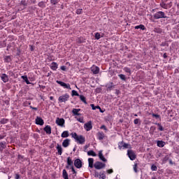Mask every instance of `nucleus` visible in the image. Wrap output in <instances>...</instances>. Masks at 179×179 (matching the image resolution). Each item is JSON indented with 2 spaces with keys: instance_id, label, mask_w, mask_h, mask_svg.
I'll use <instances>...</instances> for the list:
<instances>
[{
  "instance_id": "obj_8",
  "label": "nucleus",
  "mask_w": 179,
  "mask_h": 179,
  "mask_svg": "<svg viewBox=\"0 0 179 179\" xmlns=\"http://www.w3.org/2000/svg\"><path fill=\"white\" fill-rule=\"evenodd\" d=\"M56 124L59 127H65V120L64 118H56Z\"/></svg>"
},
{
  "instance_id": "obj_40",
  "label": "nucleus",
  "mask_w": 179,
  "mask_h": 179,
  "mask_svg": "<svg viewBox=\"0 0 179 179\" xmlns=\"http://www.w3.org/2000/svg\"><path fill=\"white\" fill-rule=\"evenodd\" d=\"M118 76L122 80H127V78L125 77V75L119 74Z\"/></svg>"
},
{
  "instance_id": "obj_47",
  "label": "nucleus",
  "mask_w": 179,
  "mask_h": 179,
  "mask_svg": "<svg viewBox=\"0 0 179 179\" xmlns=\"http://www.w3.org/2000/svg\"><path fill=\"white\" fill-rule=\"evenodd\" d=\"M134 169V171H135L136 173H138V164H135L133 166Z\"/></svg>"
},
{
  "instance_id": "obj_39",
  "label": "nucleus",
  "mask_w": 179,
  "mask_h": 179,
  "mask_svg": "<svg viewBox=\"0 0 179 179\" xmlns=\"http://www.w3.org/2000/svg\"><path fill=\"white\" fill-rule=\"evenodd\" d=\"M123 71H124V72H126L127 73H129V75H131V69H129V67H124L123 69Z\"/></svg>"
},
{
  "instance_id": "obj_5",
  "label": "nucleus",
  "mask_w": 179,
  "mask_h": 179,
  "mask_svg": "<svg viewBox=\"0 0 179 179\" xmlns=\"http://www.w3.org/2000/svg\"><path fill=\"white\" fill-rule=\"evenodd\" d=\"M154 17L155 19H163V18H166V16H165L164 12L158 11L154 14Z\"/></svg>"
},
{
  "instance_id": "obj_25",
  "label": "nucleus",
  "mask_w": 179,
  "mask_h": 179,
  "mask_svg": "<svg viewBox=\"0 0 179 179\" xmlns=\"http://www.w3.org/2000/svg\"><path fill=\"white\" fill-rule=\"evenodd\" d=\"M88 163H89V167H90V169H93V167H94V165H93V163H94V159L89 158Z\"/></svg>"
},
{
  "instance_id": "obj_1",
  "label": "nucleus",
  "mask_w": 179,
  "mask_h": 179,
  "mask_svg": "<svg viewBox=\"0 0 179 179\" xmlns=\"http://www.w3.org/2000/svg\"><path fill=\"white\" fill-rule=\"evenodd\" d=\"M71 137L73 138L77 143L80 145H85V142H86V138L83 135H78L76 133H71Z\"/></svg>"
},
{
  "instance_id": "obj_59",
  "label": "nucleus",
  "mask_w": 179,
  "mask_h": 179,
  "mask_svg": "<svg viewBox=\"0 0 179 179\" xmlns=\"http://www.w3.org/2000/svg\"><path fill=\"white\" fill-rule=\"evenodd\" d=\"M155 30L157 33H162V29H156Z\"/></svg>"
},
{
  "instance_id": "obj_51",
  "label": "nucleus",
  "mask_w": 179,
  "mask_h": 179,
  "mask_svg": "<svg viewBox=\"0 0 179 179\" xmlns=\"http://www.w3.org/2000/svg\"><path fill=\"white\" fill-rule=\"evenodd\" d=\"M38 6H40V8H43L44 6V2L41 1L38 3Z\"/></svg>"
},
{
  "instance_id": "obj_11",
  "label": "nucleus",
  "mask_w": 179,
  "mask_h": 179,
  "mask_svg": "<svg viewBox=\"0 0 179 179\" xmlns=\"http://www.w3.org/2000/svg\"><path fill=\"white\" fill-rule=\"evenodd\" d=\"M0 78L3 83H7V82H9V76L6 75V73H2L0 76Z\"/></svg>"
},
{
  "instance_id": "obj_43",
  "label": "nucleus",
  "mask_w": 179,
  "mask_h": 179,
  "mask_svg": "<svg viewBox=\"0 0 179 179\" xmlns=\"http://www.w3.org/2000/svg\"><path fill=\"white\" fill-rule=\"evenodd\" d=\"M71 94H72V96H80L79 93H78V91H76V90H72Z\"/></svg>"
},
{
  "instance_id": "obj_38",
  "label": "nucleus",
  "mask_w": 179,
  "mask_h": 179,
  "mask_svg": "<svg viewBox=\"0 0 179 179\" xmlns=\"http://www.w3.org/2000/svg\"><path fill=\"white\" fill-rule=\"evenodd\" d=\"M156 125L159 127L158 129L159 131H164V128H163V126H162V124L160 123H156Z\"/></svg>"
},
{
  "instance_id": "obj_2",
  "label": "nucleus",
  "mask_w": 179,
  "mask_h": 179,
  "mask_svg": "<svg viewBox=\"0 0 179 179\" xmlns=\"http://www.w3.org/2000/svg\"><path fill=\"white\" fill-rule=\"evenodd\" d=\"M69 94H64L62 96H59L58 101L59 103H65L69 100Z\"/></svg>"
},
{
  "instance_id": "obj_62",
  "label": "nucleus",
  "mask_w": 179,
  "mask_h": 179,
  "mask_svg": "<svg viewBox=\"0 0 179 179\" xmlns=\"http://www.w3.org/2000/svg\"><path fill=\"white\" fill-rule=\"evenodd\" d=\"M30 108H31L32 110H38L37 108H34V107H33V106H30Z\"/></svg>"
},
{
  "instance_id": "obj_33",
  "label": "nucleus",
  "mask_w": 179,
  "mask_h": 179,
  "mask_svg": "<svg viewBox=\"0 0 179 179\" xmlns=\"http://www.w3.org/2000/svg\"><path fill=\"white\" fill-rule=\"evenodd\" d=\"M78 96H80V99L81 100V101H83V103H84L85 104H87V102L86 101V97H85V96L80 95Z\"/></svg>"
},
{
  "instance_id": "obj_12",
  "label": "nucleus",
  "mask_w": 179,
  "mask_h": 179,
  "mask_svg": "<svg viewBox=\"0 0 179 179\" xmlns=\"http://www.w3.org/2000/svg\"><path fill=\"white\" fill-rule=\"evenodd\" d=\"M93 125L92 124V121H89L88 122L84 124V129H85V131H91Z\"/></svg>"
},
{
  "instance_id": "obj_21",
  "label": "nucleus",
  "mask_w": 179,
  "mask_h": 179,
  "mask_svg": "<svg viewBox=\"0 0 179 179\" xmlns=\"http://www.w3.org/2000/svg\"><path fill=\"white\" fill-rule=\"evenodd\" d=\"M80 111V108H73L71 113L73 115H81L79 112Z\"/></svg>"
},
{
  "instance_id": "obj_58",
  "label": "nucleus",
  "mask_w": 179,
  "mask_h": 179,
  "mask_svg": "<svg viewBox=\"0 0 179 179\" xmlns=\"http://www.w3.org/2000/svg\"><path fill=\"white\" fill-rule=\"evenodd\" d=\"M151 179H162V178L159 176H153V177H152Z\"/></svg>"
},
{
  "instance_id": "obj_56",
  "label": "nucleus",
  "mask_w": 179,
  "mask_h": 179,
  "mask_svg": "<svg viewBox=\"0 0 179 179\" xmlns=\"http://www.w3.org/2000/svg\"><path fill=\"white\" fill-rule=\"evenodd\" d=\"M29 48L31 51H34V46H33L32 45H29Z\"/></svg>"
},
{
  "instance_id": "obj_29",
  "label": "nucleus",
  "mask_w": 179,
  "mask_h": 179,
  "mask_svg": "<svg viewBox=\"0 0 179 179\" xmlns=\"http://www.w3.org/2000/svg\"><path fill=\"white\" fill-rule=\"evenodd\" d=\"M62 138H68L69 136V131H64L61 134Z\"/></svg>"
},
{
  "instance_id": "obj_41",
  "label": "nucleus",
  "mask_w": 179,
  "mask_h": 179,
  "mask_svg": "<svg viewBox=\"0 0 179 179\" xmlns=\"http://www.w3.org/2000/svg\"><path fill=\"white\" fill-rule=\"evenodd\" d=\"M83 13V10L82 8L77 9L76 12L77 15H82Z\"/></svg>"
},
{
  "instance_id": "obj_20",
  "label": "nucleus",
  "mask_w": 179,
  "mask_h": 179,
  "mask_svg": "<svg viewBox=\"0 0 179 179\" xmlns=\"http://www.w3.org/2000/svg\"><path fill=\"white\" fill-rule=\"evenodd\" d=\"M50 69H52V71H57V69H58V64L55 62H52L50 64Z\"/></svg>"
},
{
  "instance_id": "obj_60",
  "label": "nucleus",
  "mask_w": 179,
  "mask_h": 179,
  "mask_svg": "<svg viewBox=\"0 0 179 179\" xmlns=\"http://www.w3.org/2000/svg\"><path fill=\"white\" fill-rule=\"evenodd\" d=\"M40 89H45V86L39 85Z\"/></svg>"
},
{
  "instance_id": "obj_61",
  "label": "nucleus",
  "mask_w": 179,
  "mask_h": 179,
  "mask_svg": "<svg viewBox=\"0 0 179 179\" xmlns=\"http://www.w3.org/2000/svg\"><path fill=\"white\" fill-rule=\"evenodd\" d=\"M163 57H164V59L167 58V53H164L163 55Z\"/></svg>"
},
{
  "instance_id": "obj_6",
  "label": "nucleus",
  "mask_w": 179,
  "mask_h": 179,
  "mask_svg": "<svg viewBox=\"0 0 179 179\" xmlns=\"http://www.w3.org/2000/svg\"><path fill=\"white\" fill-rule=\"evenodd\" d=\"M127 155L129 156L130 160H135V159H136V155L132 150H127Z\"/></svg>"
},
{
  "instance_id": "obj_57",
  "label": "nucleus",
  "mask_w": 179,
  "mask_h": 179,
  "mask_svg": "<svg viewBox=\"0 0 179 179\" xmlns=\"http://www.w3.org/2000/svg\"><path fill=\"white\" fill-rule=\"evenodd\" d=\"M91 107H92V110L96 109V106H95L94 104H91Z\"/></svg>"
},
{
  "instance_id": "obj_10",
  "label": "nucleus",
  "mask_w": 179,
  "mask_h": 179,
  "mask_svg": "<svg viewBox=\"0 0 179 179\" xmlns=\"http://www.w3.org/2000/svg\"><path fill=\"white\" fill-rule=\"evenodd\" d=\"M56 83H58V85H60L62 87H64V89H69L71 90V85L66 84L62 81L57 80Z\"/></svg>"
},
{
  "instance_id": "obj_16",
  "label": "nucleus",
  "mask_w": 179,
  "mask_h": 179,
  "mask_svg": "<svg viewBox=\"0 0 179 179\" xmlns=\"http://www.w3.org/2000/svg\"><path fill=\"white\" fill-rule=\"evenodd\" d=\"M35 121L36 125H44V120L41 117H37Z\"/></svg>"
},
{
  "instance_id": "obj_45",
  "label": "nucleus",
  "mask_w": 179,
  "mask_h": 179,
  "mask_svg": "<svg viewBox=\"0 0 179 179\" xmlns=\"http://www.w3.org/2000/svg\"><path fill=\"white\" fill-rule=\"evenodd\" d=\"M58 2H59V0H50V3H52V5H57Z\"/></svg>"
},
{
  "instance_id": "obj_22",
  "label": "nucleus",
  "mask_w": 179,
  "mask_h": 179,
  "mask_svg": "<svg viewBox=\"0 0 179 179\" xmlns=\"http://www.w3.org/2000/svg\"><path fill=\"white\" fill-rule=\"evenodd\" d=\"M45 132L48 134V135H51V126L47 125L43 129Z\"/></svg>"
},
{
  "instance_id": "obj_53",
  "label": "nucleus",
  "mask_w": 179,
  "mask_h": 179,
  "mask_svg": "<svg viewBox=\"0 0 179 179\" xmlns=\"http://www.w3.org/2000/svg\"><path fill=\"white\" fill-rule=\"evenodd\" d=\"M60 69H61L62 71H66V66H62L60 67Z\"/></svg>"
},
{
  "instance_id": "obj_30",
  "label": "nucleus",
  "mask_w": 179,
  "mask_h": 179,
  "mask_svg": "<svg viewBox=\"0 0 179 179\" xmlns=\"http://www.w3.org/2000/svg\"><path fill=\"white\" fill-rule=\"evenodd\" d=\"M62 177L64 179H69L68 178V172H66V170L65 169L62 171Z\"/></svg>"
},
{
  "instance_id": "obj_37",
  "label": "nucleus",
  "mask_w": 179,
  "mask_h": 179,
  "mask_svg": "<svg viewBox=\"0 0 179 179\" xmlns=\"http://www.w3.org/2000/svg\"><path fill=\"white\" fill-rule=\"evenodd\" d=\"M8 122H9V120L6 119V118H2L1 120H0V123L1 124H8Z\"/></svg>"
},
{
  "instance_id": "obj_46",
  "label": "nucleus",
  "mask_w": 179,
  "mask_h": 179,
  "mask_svg": "<svg viewBox=\"0 0 179 179\" xmlns=\"http://www.w3.org/2000/svg\"><path fill=\"white\" fill-rule=\"evenodd\" d=\"M134 122L135 125H138V124H141V120H139V119H135V120H134Z\"/></svg>"
},
{
  "instance_id": "obj_42",
  "label": "nucleus",
  "mask_w": 179,
  "mask_h": 179,
  "mask_svg": "<svg viewBox=\"0 0 179 179\" xmlns=\"http://www.w3.org/2000/svg\"><path fill=\"white\" fill-rule=\"evenodd\" d=\"M151 170L152 171H157V166L155 164H152L151 166Z\"/></svg>"
},
{
  "instance_id": "obj_54",
  "label": "nucleus",
  "mask_w": 179,
  "mask_h": 179,
  "mask_svg": "<svg viewBox=\"0 0 179 179\" xmlns=\"http://www.w3.org/2000/svg\"><path fill=\"white\" fill-rule=\"evenodd\" d=\"M77 43H78V44H82V43H83V41L80 38H78L77 39Z\"/></svg>"
},
{
  "instance_id": "obj_50",
  "label": "nucleus",
  "mask_w": 179,
  "mask_h": 179,
  "mask_svg": "<svg viewBox=\"0 0 179 179\" xmlns=\"http://www.w3.org/2000/svg\"><path fill=\"white\" fill-rule=\"evenodd\" d=\"M106 172L108 173V174H113V173H114V171H113V169H108Z\"/></svg>"
},
{
  "instance_id": "obj_44",
  "label": "nucleus",
  "mask_w": 179,
  "mask_h": 179,
  "mask_svg": "<svg viewBox=\"0 0 179 179\" xmlns=\"http://www.w3.org/2000/svg\"><path fill=\"white\" fill-rule=\"evenodd\" d=\"M20 5H22L23 6H27V1H26V0H22Z\"/></svg>"
},
{
  "instance_id": "obj_17",
  "label": "nucleus",
  "mask_w": 179,
  "mask_h": 179,
  "mask_svg": "<svg viewBox=\"0 0 179 179\" xmlns=\"http://www.w3.org/2000/svg\"><path fill=\"white\" fill-rule=\"evenodd\" d=\"M71 143V140L69 138H66L62 143L63 148H68Z\"/></svg>"
},
{
  "instance_id": "obj_7",
  "label": "nucleus",
  "mask_w": 179,
  "mask_h": 179,
  "mask_svg": "<svg viewBox=\"0 0 179 179\" xmlns=\"http://www.w3.org/2000/svg\"><path fill=\"white\" fill-rule=\"evenodd\" d=\"M128 148H129V144L124 143L123 141L118 143V148L120 149V150L128 149Z\"/></svg>"
},
{
  "instance_id": "obj_13",
  "label": "nucleus",
  "mask_w": 179,
  "mask_h": 179,
  "mask_svg": "<svg viewBox=\"0 0 179 179\" xmlns=\"http://www.w3.org/2000/svg\"><path fill=\"white\" fill-rule=\"evenodd\" d=\"M91 71L92 73H94V75H97V73L100 72V68H99V66H96V65H93L91 67Z\"/></svg>"
},
{
  "instance_id": "obj_48",
  "label": "nucleus",
  "mask_w": 179,
  "mask_h": 179,
  "mask_svg": "<svg viewBox=\"0 0 179 179\" xmlns=\"http://www.w3.org/2000/svg\"><path fill=\"white\" fill-rule=\"evenodd\" d=\"M152 117H154L155 118H156V120L160 119V115H157V114L152 113Z\"/></svg>"
},
{
  "instance_id": "obj_24",
  "label": "nucleus",
  "mask_w": 179,
  "mask_h": 179,
  "mask_svg": "<svg viewBox=\"0 0 179 179\" xmlns=\"http://www.w3.org/2000/svg\"><path fill=\"white\" fill-rule=\"evenodd\" d=\"M56 149L57 150V153L59 156H61V155H62V147L61 146V145L57 144Z\"/></svg>"
},
{
  "instance_id": "obj_34",
  "label": "nucleus",
  "mask_w": 179,
  "mask_h": 179,
  "mask_svg": "<svg viewBox=\"0 0 179 179\" xmlns=\"http://www.w3.org/2000/svg\"><path fill=\"white\" fill-rule=\"evenodd\" d=\"M6 47V41H0V48H5Z\"/></svg>"
},
{
  "instance_id": "obj_19",
  "label": "nucleus",
  "mask_w": 179,
  "mask_h": 179,
  "mask_svg": "<svg viewBox=\"0 0 179 179\" xmlns=\"http://www.w3.org/2000/svg\"><path fill=\"white\" fill-rule=\"evenodd\" d=\"M98 156H99L100 160H101L102 162H107V159H106V157H104V155H103V150L99 151Z\"/></svg>"
},
{
  "instance_id": "obj_36",
  "label": "nucleus",
  "mask_w": 179,
  "mask_h": 179,
  "mask_svg": "<svg viewBox=\"0 0 179 179\" xmlns=\"http://www.w3.org/2000/svg\"><path fill=\"white\" fill-rule=\"evenodd\" d=\"M95 40H100L101 38V34H100V33L96 32L95 33Z\"/></svg>"
},
{
  "instance_id": "obj_18",
  "label": "nucleus",
  "mask_w": 179,
  "mask_h": 179,
  "mask_svg": "<svg viewBox=\"0 0 179 179\" xmlns=\"http://www.w3.org/2000/svg\"><path fill=\"white\" fill-rule=\"evenodd\" d=\"M105 136L106 135L104 134V133H103V131H99L97 134V139H99V141H103Z\"/></svg>"
},
{
  "instance_id": "obj_63",
  "label": "nucleus",
  "mask_w": 179,
  "mask_h": 179,
  "mask_svg": "<svg viewBox=\"0 0 179 179\" xmlns=\"http://www.w3.org/2000/svg\"><path fill=\"white\" fill-rule=\"evenodd\" d=\"M87 148H89V145H85V147H84L85 150H86L87 149Z\"/></svg>"
},
{
  "instance_id": "obj_28",
  "label": "nucleus",
  "mask_w": 179,
  "mask_h": 179,
  "mask_svg": "<svg viewBox=\"0 0 179 179\" xmlns=\"http://www.w3.org/2000/svg\"><path fill=\"white\" fill-rule=\"evenodd\" d=\"M134 29H136V30H138L139 29L141 30H146V27H145V25H143V24H140V25L135 26Z\"/></svg>"
},
{
  "instance_id": "obj_31",
  "label": "nucleus",
  "mask_w": 179,
  "mask_h": 179,
  "mask_svg": "<svg viewBox=\"0 0 179 179\" xmlns=\"http://www.w3.org/2000/svg\"><path fill=\"white\" fill-rule=\"evenodd\" d=\"M87 155H88V156H92L93 157H96V156H97L96 152H94V151H93V150H89L87 152Z\"/></svg>"
},
{
  "instance_id": "obj_27",
  "label": "nucleus",
  "mask_w": 179,
  "mask_h": 179,
  "mask_svg": "<svg viewBox=\"0 0 179 179\" xmlns=\"http://www.w3.org/2000/svg\"><path fill=\"white\" fill-rule=\"evenodd\" d=\"M21 79H23L24 82H25V83H27V85H31V83H30V81H29V78H27V76H22Z\"/></svg>"
},
{
  "instance_id": "obj_64",
  "label": "nucleus",
  "mask_w": 179,
  "mask_h": 179,
  "mask_svg": "<svg viewBox=\"0 0 179 179\" xmlns=\"http://www.w3.org/2000/svg\"><path fill=\"white\" fill-rule=\"evenodd\" d=\"M50 100L51 101L54 100V96H50Z\"/></svg>"
},
{
  "instance_id": "obj_23",
  "label": "nucleus",
  "mask_w": 179,
  "mask_h": 179,
  "mask_svg": "<svg viewBox=\"0 0 179 179\" xmlns=\"http://www.w3.org/2000/svg\"><path fill=\"white\" fill-rule=\"evenodd\" d=\"M165 145H166V142H164L163 141H157V146H158V148H164Z\"/></svg>"
},
{
  "instance_id": "obj_9",
  "label": "nucleus",
  "mask_w": 179,
  "mask_h": 179,
  "mask_svg": "<svg viewBox=\"0 0 179 179\" xmlns=\"http://www.w3.org/2000/svg\"><path fill=\"white\" fill-rule=\"evenodd\" d=\"M161 8H163V9H170L171 6H173V2H169L168 3H166L164 2H162L160 3Z\"/></svg>"
},
{
  "instance_id": "obj_15",
  "label": "nucleus",
  "mask_w": 179,
  "mask_h": 179,
  "mask_svg": "<svg viewBox=\"0 0 179 179\" xmlns=\"http://www.w3.org/2000/svg\"><path fill=\"white\" fill-rule=\"evenodd\" d=\"M71 167H73V161H72V159L69 157L67 158V166H66V168L71 169Z\"/></svg>"
},
{
  "instance_id": "obj_52",
  "label": "nucleus",
  "mask_w": 179,
  "mask_h": 179,
  "mask_svg": "<svg viewBox=\"0 0 179 179\" xmlns=\"http://www.w3.org/2000/svg\"><path fill=\"white\" fill-rule=\"evenodd\" d=\"M101 129H104V131H108V129H107V127H106V126L105 125H102V126H101Z\"/></svg>"
},
{
  "instance_id": "obj_26",
  "label": "nucleus",
  "mask_w": 179,
  "mask_h": 179,
  "mask_svg": "<svg viewBox=\"0 0 179 179\" xmlns=\"http://www.w3.org/2000/svg\"><path fill=\"white\" fill-rule=\"evenodd\" d=\"M4 62L9 64V62H12V57L10 55L4 57Z\"/></svg>"
},
{
  "instance_id": "obj_35",
  "label": "nucleus",
  "mask_w": 179,
  "mask_h": 179,
  "mask_svg": "<svg viewBox=\"0 0 179 179\" xmlns=\"http://www.w3.org/2000/svg\"><path fill=\"white\" fill-rule=\"evenodd\" d=\"M75 119L77 120V121H78V122H80L81 124H83L85 122V121L83 120V117H78V116H76Z\"/></svg>"
},
{
  "instance_id": "obj_4",
  "label": "nucleus",
  "mask_w": 179,
  "mask_h": 179,
  "mask_svg": "<svg viewBox=\"0 0 179 179\" xmlns=\"http://www.w3.org/2000/svg\"><path fill=\"white\" fill-rule=\"evenodd\" d=\"M94 177L96 178H99V179H106V173H104V171L99 172L97 171H95Z\"/></svg>"
},
{
  "instance_id": "obj_3",
  "label": "nucleus",
  "mask_w": 179,
  "mask_h": 179,
  "mask_svg": "<svg viewBox=\"0 0 179 179\" xmlns=\"http://www.w3.org/2000/svg\"><path fill=\"white\" fill-rule=\"evenodd\" d=\"M94 167L96 170H101L106 167V164L98 161L94 164Z\"/></svg>"
},
{
  "instance_id": "obj_55",
  "label": "nucleus",
  "mask_w": 179,
  "mask_h": 179,
  "mask_svg": "<svg viewBox=\"0 0 179 179\" xmlns=\"http://www.w3.org/2000/svg\"><path fill=\"white\" fill-rule=\"evenodd\" d=\"M15 178V179H20V175H19V173H16Z\"/></svg>"
},
{
  "instance_id": "obj_32",
  "label": "nucleus",
  "mask_w": 179,
  "mask_h": 179,
  "mask_svg": "<svg viewBox=\"0 0 179 179\" xmlns=\"http://www.w3.org/2000/svg\"><path fill=\"white\" fill-rule=\"evenodd\" d=\"M5 142H1L0 143V152H2L5 148H6V145H5Z\"/></svg>"
},
{
  "instance_id": "obj_49",
  "label": "nucleus",
  "mask_w": 179,
  "mask_h": 179,
  "mask_svg": "<svg viewBox=\"0 0 179 179\" xmlns=\"http://www.w3.org/2000/svg\"><path fill=\"white\" fill-rule=\"evenodd\" d=\"M70 169H71V171H73V174H75V176H76V171H75V168L73 166H71Z\"/></svg>"
},
{
  "instance_id": "obj_14",
  "label": "nucleus",
  "mask_w": 179,
  "mask_h": 179,
  "mask_svg": "<svg viewBox=\"0 0 179 179\" xmlns=\"http://www.w3.org/2000/svg\"><path fill=\"white\" fill-rule=\"evenodd\" d=\"M74 166L76 169H82V161L80 159H76L74 161Z\"/></svg>"
}]
</instances>
